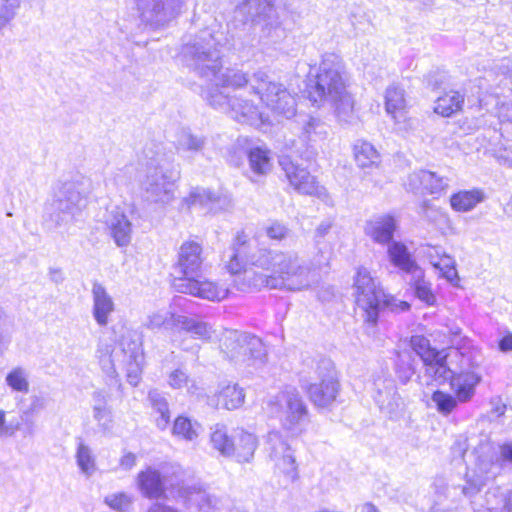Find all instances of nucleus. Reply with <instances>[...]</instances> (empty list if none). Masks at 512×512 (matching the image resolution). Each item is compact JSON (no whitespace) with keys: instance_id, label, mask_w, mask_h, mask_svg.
Masks as SVG:
<instances>
[{"instance_id":"nucleus-7","label":"nucleus","mask_w":512,"mask_h":512,"mask_svg":"<svg viewBox=\"0 0 512 512\" xmlns=\"http://www.w3.org/2000/svg\"><path fill=\"white\" fill-rule=\"evenodd\" d=\"M234 18L259 27V37L267 43H277L285 35L276 8L268 0H237Z\"/></svg>"},{"instance_id":"nucleus-37","label":"nucleus","mask_w":512,"mask_h":512,"mask_svg":"<svg viewBox=\"0 0 512 512\" xmlns=\"http://www.w3.org/2000/svg\"><path fill=\"white\" fill-rule=\"evenodd\" d=\"M245 399L243 388L238 384H227L223 386L218 395V403L227 410H234L242 406Z\"/></svg>"},{"instance_id":"nucleus-47","label":"nucleus","mask_w":512,"mask_h":512,"mask_svg":"<svg viewBox=\"0 0 512 512\" xmlns=\"http://www.w3.org/2000/svg\"><path fill=\"white\" fill-rule=\"evenodd\" d=\"M397 374L403 383H407L415 374L414 358L409 351H403L398 355Z\"/></svg>"},{"instance_id":"nucleus-50","label":"nucleus","mask_w":512,"mask_h":512,"mask_svg":"<svg viewBox=\"0 0 512 512\" xmlns=\"http://www.w3.org/2000/svg\"><path fill=\"white\" fill-rule=\"evenodd\" d=\"M431 264L441 271L442 276L449 282L458 279L455 261L448 255L443 254L438 261L430 260Z\"/></svg>"},{"instance_id":"nucleus-35","label":"nucleus","mask_w":512,"mask_h":512,"mask_svg":"<svg viewBox=\"0 0 512 512\" xmlns=\"http://www.w3.org/2000/svg\"><path fill=\"white\" fill-rule=\"evenodd\" d=\"M483 200L484 194L481 190H464L453 194L450 198V204L458 212H467Z\"/></svg>"},{"instance_id":"nucleus-18","label":"nucleus","mask_w":512,"mask_h":512,"mask_svg":"<svg viewBox=\"0 0 512 512\" xmlns=\"http://www.w3.org/2000/svg\"><path fill=\"white\" fill-rule=\"evenodd\" d=\"M135 482L143 497L159 499L165 495L169 480L165 472L153 466H147L137 474Z\"/></svg>"},{"instance_id":"nucleus-55","label":"nucleus","mask_w":512,"mask_h":512,"mask_svg":"<svg viewBox=\"0 0 512 512\" xmlns=\"http://www.w3.org/2000/svg\"><path fill=\"white\" fill-rule=\"evenodd\" d=\"M144 359L125 360L127 381L132 386H137L141 380Z\"/></svg>"},{"instance_id":"nucleus-6","label":"nucleus","mask_w":512,"mask_h":512,"mask_svg":"<svg viewBox=\"0 0 512 512\" xmlns=\"http://www.w3.org/2000/svg\"><path fill=\"white\" fill-rule=\"evenodd\" d=\"M87 183L88 180L82 177L58 185L51 202L45 208L47 220L55 227L71 223L86 205L89 194Z\"/></svg>"},{"instance_id":"nucleus-12","label":"nucleus","mask_w":512,"mask_h":512,"mask_svg":"<svg viewBox=\"0 0 512 512\" xmlns=\"http://www.w3.org/2000/svg\"><path fill=\"white\" fill-rule=\"evenodd\" d=\"M202 95L211 107L230 113L238 121H253L261 118V113L251 101L231 95L228 89L222 88L221 84L215 81H211Z\"/></svg>"},{"instance_id":"nucleus-40","label":"nucleus","mask_w":512,"mask_h":512,"mask_svg":"<svg viewBox=\"0 0 512 512\" xmlns=\"http://www.w3.org/2000/svg\"><path fill=\"white\" fill-rule=\"evenodd\" d=\"M446 358L447 354L444 350H442L434 361H431L430 364H425L426 373L433 377L436 381H451L452 377L455 375L453 371L447 366Z\"/></svg>"},{"instance_id":"nucleus-31","label":"nucleus","mask_w":512,"mask_h":512,"mask_svg":"<svg viewBox=\"0 0 512 512\" xmlns=\"http://www.w3.org/2000/svg\"><path fill=\"white\" fill-rule=\"evenodd\" d=\"M258 446L257 438L254 434L240 430L237 433V442L234 443V455L238 462H250Z\"/></svg>"},{"instance_id":"nucleus-14","label":"nucleus","mask_w":512,"mask_h":512,"mask_svg":"<svg viewBox=\"0 0 512 512\" xmlns=\"http://www.w3.org/2000/svg\"><path fill=\"white\" fill-rule=\"evenodd\" d=\"M185 0H135L139 17L153 28L163 27L181 12Z\"/></svg>"},{"instance_id":"nucleus-23","label":"nucleus","mask_w":512,"mask_h":512,"mask_svg":"<svg viewBox=\"0 0 512 512\" xmlns=\"http://www.w3.org/2000/svg\"><path fill=\"white\" fill-rule=\"evenodd\" d=\"M185 201L189 206L198 204L207 207L214 213L231 206V199L228 195L200 188L192 190Z\"/></svg>"},{"instance_id":"nucleus-27","label":"nucleus","mask_w":512,"mask_h":512,"mask_svg":"<svg viewBox=\"0 0 512 512\" xmlns=\"http://www.w3.org/2000/svg\"><path fill=\"white\" fill-rule=\"evenodd\" d=\"M377 392L374 396L375 402L379 408L388 414H392L401 404V398L398 395L392 380H384L375 383Z\"/></svg>"},{"instance_id":"nucleus-29","label":"nucleus","mask_w":512,"mask_h":512,"mask_svg":"<svg viewBox=\"0 0 512 512\" xmlns=\"http://www.w3.org/2000/svg\"><path fill=\"white\" fill-rule=\"evenodd\" d=\"M246 154L250 169L249 172L252 174L247 175L251 181L257 182V179L254 178V176L266 175L271 170L272 164L269 151L266 148L255 146L250 147Z\"/></svg>"},{"instance_id":"nucleus-49","label":"nucleus","mask_w":512,"mask_h":512,"mask_svg":"<svg viewBox=\"0 0 512 512\" xmlns=\"http://www.w3.org/2000/svg\"><path fill=\"white\" fill-rule=\"evenodd\" d=\"M168 384L173 389H181L186 387L189 393H194L197 390L195 382L190 379L186 372L182 369H175L169 374Z\"/></svg>"},{"instance_id":"nucleus-52","label":"nucleus","mask_w":512,"mask_h":512,"mask_svg":"<svg viewBox=\"0 0 512 512\" xmlns=\"http://www.w3.org/2000/svg\"><path fill=\"white\" fill-rule=\"evenodd\" d=\"M429 175L431 178L424 182V193L439 195L448 188L449 179L447 177L439 176L431 171H429Z\"/></svg>"},{"instance_id":"nucleus-11","label":"nucleus","mask_w":512,"mask_h":512,"mask_svg":"<svg viewBox=\"0 0 512 512\" xmlns=\"http://www.w3.org/2000/svg\"><path fill=\"white\" fill-rule=\"evenodd\" d=\"M251 89L261 102L275 115L287 119L296 114V97L284 84L272 80L263 72L257 71L251 76Z\"/></svg>"},{"instance_id":"nucleus-60","label":"nucleus","mask_w":512,"mask_h":512,"mask_svg":"<svg viewBox=\"0 0 512 512\" xmlns=\"http://www.w3.org/2000/svg\"><path fill=\"white\" fill-rule=\"evenodd\" d=\"M18 423H6V413L0 410V438L10 437L18 430Z\"/></svg>"},{"instance_id":"nucleus-9","label":"nucleus","mask_w":512,"mask_h":512,"mask_svg":"<svg viewBox=\"0 0 512 512\" xmlns=\"http://www.w3.org/2000/svg\"><path fill=\"white\" fill-rule=\"evenodd\" d=\"M268 414L277 418L282 427L292 435H298L308 418V409L299 391L288 387L271 397L266 406Z\"/></svg>"},{"instance_id":"nucleus-48","label":"nucleus","mask_w":512,"mask_h":512,"mask_svg":"<svg viewBox=\"0 0 512 512\" xmlns=\"http://www.w3.org/2000/svg\"><path fill=\"white\" fill-rule=\"evenodd\" d=\"M6 383L14 391L27 393L29 391V382L27 373L23 368H15L6 376Z\"/></svg>"},{"instance_id":"nucleus-44","label":"nucleus","mask_w":512,"mask_h":512,"mask_svg":"<svg viewBox=\"0 0 512 512\" xmlns=\"http://www.w3.org/2000/svg\"><path fill=\"white\" fill-rule=\"evenodd\" d=\"M76 461L81 472L86 476H91L96 470L95 457L89 446L82 441L79 442L76 451Z\"/></svg>"},{"instance_id":"nucleus-28","label":"nucleus","mask_w":512,"mask_h":512,"mask_svg":"<svg viewBox=\"0 0 512 512\" xmlns=\"http://www.w3.org/2000/svg\"><path fill=\"white\" fill-rule=\"evenodd\" d=\"M407 102L405 91L398 85H390L385 91V110L396 122L405 117Z\"/></svg>"},{"instance_id":"nucleus-58","label":"nucleus","mask_w":512,"mask_h":512,"mask_svg":"<svg viewBox=\"0 0 512 512\" xmlns=\"http://www.w3.org/2000/svg\"><path fill=\"white\" fill-rule=\"evenodd\" d=\"M290 230L278 221L272 222L266 227V234L270 239L281 241L288 237Z\"/></svg>"},{"instance_id":"nucleus-36","label":"nucleus","mask_w":512,"mask_h":512,"mask_svg":"<svg viewBox=\"0 0 512 512\" xmlns=\"http://www.w3.org/2000/svg\"><path fill=\"white\" fill-rule=\"evenodd\" d=\"M353 150L355 161L361 168L377 166L380 162L378 151L367 141L358 140L354 144Z\"/></svg>"},{"instance_id":"nucleus-5","label":"nucleus","mask_w":512,"mask_h":512,"mask_svg":"<svg viewBox=\"0 0 512 512\" xmlns=\"http://www.w3.org/2000/svg\"><path fill=\"white\" fill-rule=\"evenodd\" d=\"M357 309L366 323L375 325L384 307L391 311H408L410 304L388 296L366 268H359L354 281Z\"/></svg>"},{"instance_id":"nucleus-15","label":"nucleus","mask_w":512,"mask_h":512,"mask_svg":"<svg viewBox=\"0 0 512 512\" xmlns=\"http://www.w3.org/2000/svg\"><path fill=\"white\" fill-rule=\"evenodd\" d=\"M173 287L177 292L209 301H221L228 294V289L208 279L199 278L198 274L175 278Z\"/></svg>"},{"instance_id":"nucleus-61","label":"nucleus","mask_w":512,"mask_h":512,"mask_svg":"<svg viewBox=\"0 0 512 512\" xmlns=\"http://www.w3.org/2000/svg\"><path fill=\"white\" fill-rule=\"evenodd\" d=\"M505 462L512 463V442L500 446V456L496 459V463L503 466Z\"/></svg>"},{"instance_id":"nucleus-33","label":"nucleus","mask_w":512,"mask_h":512,"mask_svg":"<svg viewBox=\"0 0 512 512\" xmlns=\"http://www.w3.org/2000/svg\"><path fill=\"white\" fill-rule=\"evenodd\" d=\"M410 285L414 290L415 296L425 304L432 306L436 302V296L434 295L431 283L424 277V271L422 268L416 269L410 273Z\"/></svg>"},{"instance_id":"nucleus-42","label":"nucleus","mask_w":512,"mask_h":512,"mask_svg":"<svg viewBox=\"0 0 512 512\" xmlns=\"http://www.w3.org/2000/svg\"><path fill=\"white\" fill-rule=\"evenodd\" d=\"M411 348L420 357L424 365L434 361L441 352L432 348L427 338L418 335L411 338Z\"/></svg>"},{"instance_id":"nucleus-51","label":"nucleus","mask_w":512,"mask_h":512,"mask_svg":"<svg viewBox=\"0 0 512 512\" xmlns=\"http://www.w3.org/2000/svg\"><path fill=\"white\" fill-rule=\"evenodd\" d=\"M432 401L436 404L437 410L445 415L451 413L459 402L456 396L453 397L442 391H435L432 395Z\"/></svg>"},{"instance_id":"nucleus-39","label":"nucleus","mask_w":512,"mask_h":512,"mask_svg":"<svg viewBox=\"0 0 512 512\" xmlns=\"http://www.w3.org/2000/svg\"><path fill=\"white\" fill-rule=\"evenodd\" d=\"M120 346L126 360L144 359L142 338L137 332H127L122 336Z\"/></svg>"},{"instance_id":"nucleus-43","label":"nucleus","mask_w":512,"mask_h":512,"mask_svg":"<svg viewBox=\"0 0 512 512\" xmlns=\"http://www.w3.org/2000/svg\"><path fill=\"white\" fill-rule=\"evenodd\" d=\"M179 316L169 311H156L148 315L145 326L150 330L177 327L175 318Z\"/></svg>"},{"instance_id":"nucleus-64","label":"nucleus","mask_w":512,"mask_h":512,"mask_svg":"<svg viewBox=\"0 0 512 512\" xmlns=\"http://www.w3.org/2000/svg\"><path fill=\"white\" fill-rule=\"evenodd\" d=\"M498 347L499 350L504 353L512 351V333L504 335L499 340Z\"/></svg>"},{"instance_id":"nucleus-56","label":"nucleus","mask_w":512,"mask_h":512,"mask_svg":"<svg viewBox=\"0 0 512 512\" xmlns=\"http://www.w3.org/2000/svg\"><path fill=\"white\" fill-rule=\"evenodd\" d=\"M495 69L503 75L501 83L504 86H508V89L512 91V58L501 59L496 65Z\"/></svg>"},{"instance_id":"nucleus-57","label":"nucleus","mask_w":512,"mask_h":512,"mask_svg":"<svg viewBox=\"0 0 512 512\" xmlns=\"http://www.w3.org/2000/svg\"><path fill=\"white\" fill-rule=\"evenodd\" d=\"M97 354L100 359V362L105 369L106 373L111 376H116V370L111 360V349L110 346L106 345L105 347L99 346L97 349Z\"/></svg>"},{"instance_id":"nucleus-25","label":"nucleus","mask_w":512,"mask_h":512,"mask_svg":"<svg viewBox=\"0 0 512 512\" xmlns=\"http://www.w3.org/2000/svg\"><path fill=\"white\" fill-rule=\"evenodd\" d=\"M396 221L392 216L383 215L367 222L365 232L376 243L389 245L396 230Z\"/></svg>"},{"instance_id":"nucleus-20","label":"nucleus","mask_w":512,"mask_h":512,"mask_svg":"<svg viewBox=\"0 0 512 512\" xmlns=\"http://www.w3.org/2000/svg\"><path fill=\"white\" fill-rule=\"evenodd\" d=\"M299 140L308 148L321 147L328 136V126L319 118L301 115L297 120Z\"/></svg>"},{"instance_id":"nucleus-19","label":"nucleus","mask_w":512,"mask_h":512,"mask_svg":"<svg viewBox=\"0 0 512 512\" xmlns=\"http://www.w3.org/2000/svg\"><path fill=\"white\" fill-rule=\"evenodd\" d=\"M204 261L203 246L195 240L184 241L177 254L176 269L181 277L197 275Z\"/></svg>"},{"instance_id":"nucleus-59","label":"nucleus","mask_w":512,"mask_h":512,"mask_svg":"<svg viewBox=\"0 0 512 512\" xmlns=\"http://www.w3.org/2000/svg\"><path fill=\"white\" fill-rule=\"evenodd\" d=\"M448 75L444 71H433L426 76L427 86L432 90L441 88L447 81Z\"/></svg>"},{"instance_id":"nucleus-3","label":"nucleus","mask_w":512,"mask_h":512,"mask_svg":"<svg viewBox=\"0 0 512 512\" xmlns=\"http://www.w3.org/2000/svg\"><path fill=\"white\" fill-rule=\"evenodd\" d=\"M308 97L313 104L332 103L340 122L349 124L356 119L354 99L347 90L345 67L341 57L335 53L322 56L314 83L308 88Z\"/></svg>"},{"instance_id":"nucleus-32","label":"nucleus","mask_w":512,"mask_h":512,"mask_svg":"<svg viewBox=\"0 0 512 512\" xmlns=\"http://www.w3.org/2000/svg\"><path fill=\"white\" fill-rule=\"evenodd\" d=\"M463 104L464 95L458 91L451 90L437 98L434 111L443 117H450L461 111Z\"/></svg>"},{"instance_id":"nucleus-17","label":"nucleus","mask_w":512,"mask_h":512,"mask_svg":"<svg viewBox=\"0 0 512 512\" xmlns=\"http://www.w3.org/2000/svg\"><path fill=\"white\" fill-rule=\"evenodd\" d=\"M265 450L277 469L288 475L295 473L296 465L293 451L278 431L268 433Z\"/></svg>"},{"instance_id":"nucleus-16","label":"nucleus","mask_w":512,"mask_h":512,"mask_svg":"<svg viewBox=\"0 0 512 512\" xmlns=\"http://www.w3.org/2000/svg\"><path fill=\"white\" fill-rule=\"evenodd\" d=\"M285 175L290 185L298 193L303 195L317 196L323 198L327 195L326 189L319 185L316 178L310 172L292 162L288 157L280 160Z\"/></svg>"},{"instance_id":"nucleus-22","label":"nucleus","mask_w":512,"mask_h":512,"mask_svg":"<svg viewBox=\"0 0 512 512\" xmlns=\"http://www.w3.org/2000/svg\"><path fill=\"white\" fill-rule=\"evenodd\" d=\"M482 376L473 370H462L455 374L450 382L452 391L460 403L469 402L475 395L476 386Z\"/></svg>"},{"instance_id":"nucleus-4","label":"nucleus","mask_w":512,"mask_h":512,"mask_svg":"<svg viewBox=\"0 0 512 512\" xmlns=\"http://www.w3.org/2000/svg\"><path fill=\"white\" fill-rule=\"evenodd\" d=\"M140 162L146 169L141 181L143 198L151 203H169L174 197V182L180 174L173 150L162 143L149 142L141 152Z\"/></svg>"},{"instance_id":"nucleus-34","label":"nucleus","mask_w":512,"mask_h":512,"mask_svg":"<svg viewBox=\"0 0 512 512\" xmlns=\"http://www.w3.org/2000/svg\"><path fill=\"white\" fill-rule=\"evenodd\" d=\"M148 400L152 409L159 414L156 418L157 427L161 430H165L169 426L171 417L166 396L162 392L154 389L149 392Z\"/></svg>"},{"instance_id":"nucleus-38","label":"nucleus","mask_w":512,"mask_h":512,"mask_svg":"<svg viewBox=\"0 0 512 512\" xmlns=\"http://www.w3.org/2000/svg\"><path fill=\"white\" fill-rule=\"evenodd\" d=\"M206 138L192 133L190 130H182L176 141V149L178 152H201L206 146Z\"/></svg>"},{"instance_id":"nucleus-26","label":"nucleus","mask_w":512,"mask_h":512,"mask_svg":"<svg viewBox=\"0 0 512 512\" xmlns=\"http://www.w3.org/2000/svg\"><path fill=\"white\" fill-rule=\"evenodd\" d=\"M387 254L390 262L408 275L420 268L407 246L400 241H392L388 245Z\"/></svg>"},{"instance_id":"nucleus-41","label":"nucleus","mask_w":512,"mask_h":512,"mask_svg":"<svg viewBox=\"0 0 512 512\" xmlns=\"http://www.w3.org/2000/svg\"><path fill=\"white\" fill-rule=\"evenodd\" d=\"M214 449L224 456H231L234 451V441L228 436L224 426L216 425L210 437Z\"/></svg>"},{"instance_id":"nucleus-30","label":"nucleus","mask_w":512,"mask_h":512,"mask_svg":"<svg viewBox=\"0 0 512 512\" xmlns=\"http://www.w3.org/2000/svg\"><path fill=\"white\" fill-rule=\"evenodd\" d=\"M177 327L192 334L195 338L209 341L215 336V330L207 322L180 315L175 318Z\"/></svg>"},{"instance_id":"nucleus-21","label":"nucleus","mask_w":512,"mask_h":512,"mask_svg":"<svg viewBox=\"0 0 512 512\" xmlns=\"http://www.w3.org/2000/svg\"><path fill=\"white\" fill-rule=\"evenodd\" d=\"M91 293L93 300V317L99 326L105 327L108 325L110 316L115 310L113 298L107 292L106 288L98 282L93 283Z\"/></svg>"},{"instance_id":"nucleus-45","label":"nucleus","mask_w":512,"mask_h":512,"mask_svg":"<svg viewBox=\"0 0 512 512\" xmlns=\"http://www.w3.org/2000/svg\"><path fill=\"white\" fill-rule=\"evenodd\" d=\"M104 503L116 512H131L134 504V497L126 492L108 494Z\"/></svg>"},{"instance_id":"nucleus-13","label":"nucleus","mask_w":512,"mask_h":512,"mask_svg":"<svg viewBox=\"0 0 512 512\" xmlns=\"http://www.w3.org/2000/svg\"><path fill=\"white\" fill-rule=\"evenodd\" d=\"M139 218V212L133 204H123L107 210L105 225L110 237L118 247H127L132 240L133 221Z\"/></svg>"},{"instance_id":"nucleus-62","label":"nucleus","mask_w":512,"mask_h":512,"mask_svg":"<svg viewBox=\"0 0 512 512\" xmlns=\"http://www.w3.org/2000/svg\"><path fill=\"white\" fill-rule=\"evenodd\" d=\"M136 455L132 452L124 454L120 459V467L124 470H131L136 465Z\"/></svg>"},{"instance_id":"nucleus-8","label":"nucleus","mask_w":512,"mask_h":512,"mask_svg":"<svg viewBox=\"0 0 512 512\" xmlns=\"http://www.w3.org/2000/svg\"><path fill=\"white\" fill-rule=\"evenodd\" d=\"M314 377L302 384L310 402L317 408H329L340 392V383L331 359L320 357L312 361Z\"/></svg>"},{"instance_id":"nucleus-2","label":"nucleus","mask_w":512,"mask_h":512,"mask_svg":"<svg viewBox=\"0 0 512 512\" xmlns=\"http://www.w3.org/2000/svg\"><path fill=\"white\" fill-rule=\"evenodd\" d=\"M184 63L199 76L221 84L224 89H238L246 84L251 86V77L236 69L221 72V54L219 43L209 29H205L184 44L182 48Z\"/></svg>"},{"instance_id":"nucleus-10","label":"nucleus","mask_w":512,"mask_h":512,"mask_svg":"<svg viewBox=\"0 0 512 512\" xmlns=\"http://www.w3.org/2000/svg\"><path fill=\"white\" fill-rule=\"evenodd\" d=\"M221 348L226 357L239 367L258 368L266 362V346L255 335L236 330L227 331Z\"/></svg>"},{"instance_id":"nucleus-24","label":"nucleus","mask_w":512,"mask_h":512,"mask_svg":"<svg viewBox=\"0 0 512 512\" xmlns=\"http://www.w3.org/2000/svg\"><path fill=\"white\" fill-rule=\"evenodd\" d=\"M179 493L189 504L196 505L201 512H216L220 510L219 499L207 493L200 486L183 485L180 487Z\"/></svg>"},{"instance_id":"nucleus-54","label":"nucleus","mask_w":512,"mask_h":512,"mask_svg":"<svg viewBox=\"0 0 512 512\" xmlns=\"http://www.w3.org/2000/svg\"><path fill=\"white\" fill-rule=\"evenodd\" d=\"M21 0H4L0 7V29L5 27L17 14Z\"/></svg>"},{"instance_id":"nucleus-63","label":"nucleus","mask_w":512,"mask_h":512,"mask_svg":"<svg viewBox=\"0 0 512 512\" xmlns=\"http://www.w3.org/2000/svg\"><path fill=\"white\" fill-rule=\"evenodd\" d=\"M500 502L502 503L500 512H512V491L501 493Z\"/></svg>"},{"instance_id":"nucleus-53","label":"nucleus","mask_w":512,"mask_h":512,"mask_svg":"<svg viewBox=\"0 0 512 512\" xmlns=\"http://www.w3.org/2000/svg\"><path fill=\"white\" fill-rule=\"evenodd\" d=\"M431 176L428 170H418L409 174L405 186L413 193H424V182H427Z\"/></svg>"},{"instance_id":"nucleus-1","label":"nucleus","mask_w":512,"mask_h":512,"mask_svg":"<svg viewBox=\"0 0 512 512\" xmlns=\"http://www.w3.org/2000/svg\"><path fill=\"white\" fill-rule=\"evenodd\" d=\"M235 275L238 290L250 288L302 291L318 283L319 276L294 251L260 248L258 240L244 231L237 233L233 252L227 264Z\"/></svg>"},{"instance_id":"nucleus-46","label":"nucleus","mask_w":512,"mask_h":512,"mask_svg":"<svg viewBox=\"0 0 512 512\" xmlns=\"http://www.w3.org/2000/svg\"><path fill=\"white\" fill-rule=\"evenodd\" d=\"M197 427V423L193 424L190 419L184 416H179L174 421L172 433L175 436L192 441L198 436Z\"/></svg>"}]
</instances>
